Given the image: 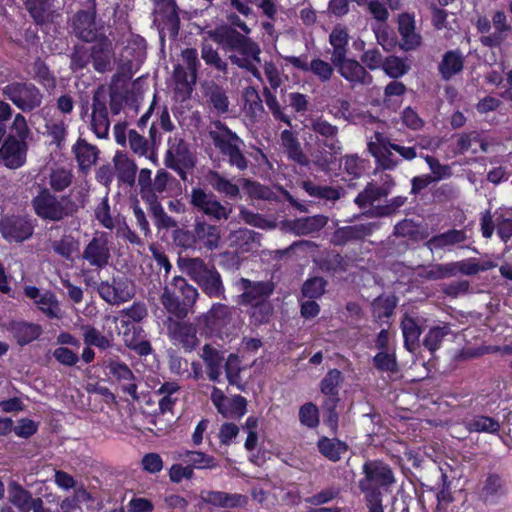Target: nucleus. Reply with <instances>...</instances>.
<instances>
[{
  "label": "nucleus",
  "mask_w": 512,
  "mask_h": 512,
  "mask_svg": "<svg viewBox=\"0 0 512 512\" xmlns=\"http://www.w3.org/2000/svg\"><path fill=\"white\" fill-rule=\"evenodd\" d=\"M198 290L181 276L174 277L167 283L161 295V303L172 316L183 319L194 312Z\"/></svg>",
  "instance_id": "nucleus-1"
},
{
  "label": "nucleus",
  "mask_w": 512,
  "mask_h": 512,
  "mask_svg": "<svg viewBox=\"0 0 512 512\" xmlns=\"http://www.w3.org/2000/svg\"><path fill=\"white\" fill-rule=\"evenodd\" d=\"M214 146L225 156L229 163L240 170L247 168V160L242 154L243 141L221 122H215L209 132Z\"/></svg>",
  "instance_id": "nucleus-2"
},
{
  "label": "nucleus",
  "mask_w": 512,
  "mask_h": 512,
  "mask_svg": "<svg viewBox=\"0 0 512 512\" xmlns=\"http://www.w3.org/2000/svg\"><path fill=\"white\" fill-rule=\"evenodd\" d=\"M364 477L359 481V488L365 494L380 492L379 488L387 490L395 477L391 468L381 461H367L363 465Z\"/></svg>",
  "instance_id": "nucleus-3"
},
{
  "label": "nucleus",
  "mask_w": 512,
  "mask_h": 512,
  "mask_svg": "<svg viewBox=\"0 0 512 512\" xmlns=\"http://www.w3.org/2000/svg\"><path fill=\"white\" fill-rule=\"evenodd\" d=\"M260 47L248 38H239L231 48L229 58L240 68L247 69L257 79H261L257 65L260 63Z\"/></svg>",
  "instance_id": "nucleus-4"
},
{
  "label": "nucleus",
  "mask_w": 512,
  "mask_h": 512,
  "mask_svg": "<svg viewBox=\"0 0 512 512\" xmlns=\"http://www.w3.org/2000/svg\"><path fill=\"white\" fill-rule=\"evenodd\" d=\"M154 24L159 30L160 39L175 38L179 31V16L174 0H153Z\"/></svg>",
  "instance_id": "nucleus-5"
},
{
  "label": "nucleus",
  "mask_w": 512,
  "mask_h": 512,
  "mask_svg": "<svg viewBox=\"0 0 512 512\" xmlns=\"http://www.w3.org/2000/svg\"><path fill=\"white\" fill-rule=\"evenodd\" d=\"M99 296L108 304L120 305L135 296V285L127 277H113L111 281H102L97 286Z\"/></svg>",
  "instance_id": "nucleus-6"
},
{
  "label": "nucleus",
  "mask_w": 512,
  "mask_h": 512,
  "mask_svg": "<svg viewBox=\"0 0 512 512\" xmlns=\"http://www.w3.org/2000/svg\"><path fill=\"white\" fill-rule=\"evenodd\" d=\"M3 94L24 112L39 107L43 98L39 89L28 83H11L3 88Z\"/></svg>",
  "instance_id": "nucleus-7"
},
{
  "label": "nucleus",
  "mask_w": 512,
  "mask_h": 512,
  "mask_svg": "<svg viewBox=\"0 0 512 512\" xmlns=\"http://www.w3.org/2000/svg\"><path fill=\"white\" fill-rule=\"evenodd\" d=\"M181 60L184 66L178 64L174 69V79L176 81L177 90L189 94L192 86L196 83L197 72L200 66L197 50L194 48H186L181 52Z\"/></svg>",
  "instance_id": "nucleus-8"
},
{
  "label": "nucleus",
  "mask_w": 512,
  "mask_h": 512,
  "mask_svg": "<svg viewBox=\"0 0 512 512\" xmlns=\"http://www.w3.org/2000/svg\"><path fill=\"white\" fill-rule=\"evenodd\" d=\"M65 203V198H57L46 188L42 189L32 200L35 213L40 218L49 221H60L68 215Z\"/></svg>",
  "instance_id": "nucleus-9"
},
{
  "label": "nucleus",
  "mask_w": 512,
  "mask_h": 512,
  "mask_svg": "<svg viewBox=\"0 0 512 512\" xmlns=\"http://www.w3.org/2000/svg\"><path fill=\"white\" fill-rule=\"evenodd\" d=\"M111 257L108 234L97 232L82 252V259L94 268L101 269L108 265Z\"/></svg>",
  "instance_id": "nucleus-10"
},
{
  "label": "nucleus",
  "mask_w": 512,
  "mask_h": 512,
  "mask_svg": "<svg viewBox=\"0 0 512 512\" xmlns=\"http://www.w3.org/2000/svg\"><path fill=\"white\" fill-rule=\"evenodd\" d=\"M34 227L29 220L19 216H6L0 220V233L8 242H23L29 239Z\"/></svg>",
  "instance_id": "nucleus-11"
},
{
  "label": "nucleus",
  "mask_w": 512,
  "mask_h": 512,
  "mask_svg": "<svg viewBox=\"0 0 512 512\" xmlns=\"http://www.w3.org/2000/svg\"><path fill=\"white\" fill-rule=\"evenodd\" d=\"M211 401L217 411L226 418H240L246 413V399L240 395L227 397L217 387H213Z\"/></svg>",
  "instance_id": "nucleus-12"
},
{
  "label": "nucleus",
  "mask_w": 512,
  "mask_h": 512,
  "mask_svg": "<svg viewBox=\"0 0 512 512\" xmlns=\"http://www.w3.org/2000/svg\"><path fill=\"white\" fill-rule=\"evenodd\" d=\"M27 143L9 135L0 147V160L9 169H18L26 162Z\"/></svg>",
  "instance_id": "nucleus-13"
},
{
  "label": "nucleus",
  "mask_w": 512,
  "mask_h": 512,
  "mask_svg": "<svg viewBox=\"0 0 512 512\" xmlns=\"http://www.w3.org/2000/svg\"><path fill=\"white\" fill-rule=\"evenodd\" d=\"M107 99V94L103 89H98L94 93L91 126L98 138H105L109 132Z\"/></svg>",
  "instance_id": "nucleus-14"
},
{
  "label": "nucleus",
  "mask_w": 512,
  "mask_h": 512,
  "mask_svg": "<svg viewBox=\"0 0 512 512\" xmlns=\"http://www.w3.org/2000/svg\"><path fill=\"white\" fill-rule=\"evenodd\" d=\"M191 204L217 220L227 219L229 216V211L213 195L206 193L201 188L192 189Z\"/></svg>",
  "instance_id": "nucleus-15"
},
{
  "label": "nucleus",
  "mask_w": 512,
  "mask_h": 512,
  "mask_svg": "<svg viewBox=\"0 0 512 512\" xmlns=\"http://www.w3.org/2000/svg\"><path fill=\"white\" fill-rule=\"evenodd\" d=\"M368 149L384 169H393L400 163V160L394 156L393 143L379 133L375 134L374 140L368 143Z\"/></svg>",
  "instance_id": "nucleus-16"
},
{
  "label": "nucleus",
  "mask_w": 512,
  "mask_h": 512,
  "mask_svg": "<svg viewBox=\"0 0 512 512\" xmlns=\"http://www.w3.org/2000/svg\"><path fill=\"white\" fill-rule=\"evenodd\" d=\"M170 167L175 169L182 179H186L185 169L194 166V160L187 145L182 140L175 139L167 151Z\"/></svg>",
  "instance_id": "nucleus-17"
},
{
  "label": "nucleus",
  "mask_w": 512,
  "mask_h": 512,
  "mask_svg": "<svg viewBox=\"0 0 512 512\" xmlns=\"http://www.w3.org/2000/svg\"><path fill=\"white\" fill-rule=\"evenodd\" d=\"M332 63L337 67L340 75L353 86L368 85L372 82V77L356 60L343 57L341 60Z\"/></svg>",
  "instance_id": "nucleus-18"
},
{
  "label": "nucleus",
  "mask_w": 512,
  "mask_h": 512,
  "mask_svg": "<svg viewBox=\"0 0 512 512\" xmlns=\"http://www.w3.org/2000/svg\"><path fill=\"white\" fill-rule=\"evenodd\" d=\"M25 295L34 300L40 311L49 318H60L61 309L56 296L51 292L41 293L37 287L27 286L24 290Z\"/></svg>",
  "instance_id": "nucleus-19"
},
{
  "label": "nucleus",
  "mask_w": 512,
  "mask_h": 512,
  "mask_svg": "<svg viewBox=\"0 0 512 512\" xmlns=\"http://www.w3.org/2000/svg\"><path fill=\"white\" fill-rule=\"evenodd\" d=\"M398 31L401 36L400 46L403 50H415L421 43V35L416 31L415 19L408 13L399 15L398 18Z\"/></svg>",
  "instance_id": "nucleus-20"
},
{
  "label": "nucleus",
  "mask_w": 512,
  "mask_h": 512,
  "mask_svg": "<svg viewBox=\"0 0 512 512\" xmlns=\"http://www.w3.org/2000/svg\"><path fill=\"white\" fill-rule=\"evenodd\" d=\"M506 214L507 212L500 214L497 212L495 221L492 220L489 213L484 214L481 221L483 236L490 238L493 234L494 226L496 225L498 235L504 241H507L512 236V218L508 217Z\"/></svg>",
  "instance_id": "nucleus-21"
},
{
  "label": "nucleus",
  "mask_w": 512,
  "mask_h": 512,
  "mask_svg": "<svg viewBox=\"0 0 512 512\" xmlns=\"http://www.w3.org/2000/svg\"><path fill=\"white\" fill-rule=\"evenodd\" d=\"M492 24L495 31L491 34L483 35L480 41L488 47H496L501 45L507 38V34L511 31V26L507 21V16L503 11H496L492 16Z\"/></svg>",
  "instance_id": "nucleus-22"
},
{
  "label": "nucleus",
  "mask_w": 512,
  "mask_h": 512,
  "mask_svg": "<svg viewBox=\"0 0 512 512\" xmlns=\"http://www.w3.org/2000/svg\"><path fill=\"white\" fill-rule=\"evenodd\" d=\"M239 284L244 290L243 301L248 304L267 300L274 290V285L271 282H251L242 278Z\"/></svg>",
  "instance_id": "nucleus-23"
},
{
  "label": "nucleus",
  "mask_w": 512,
  "mask_h": 512,
  "mask_svg": "<svg viewBox=\"0 0 512 512\" xmlns=\"http://www.w3.org/2000/svg\"><path fill=\"white\" fill-rule=\"evenodd\" d=\"M200 320L204 322L208 332H220L231 320L230 309L222 304H214L206 314L198 318Z\"/></svg>",
  "instance_id": "nucleus-24"
},
{
  "label": "nucleus",
  "mask_w": 512,
  "mask_h": 512,
  "mask_svg": "<svg viewBox=\"0 0 512 512\" xmlns=\"http://www.w3.org/2000/svg\"><path fill=\"white\" fill-rule=\"evenodd\" d=\"M312 130L318 135L323 137L322 145L334 153H340L342 146L340 141L336 138L338 128L328 121L323 119H315L311 124Z\"/></svg>",
  "instance_id": "nucleus-25"
},
{
  "label": "nucleus",
  "mask_w": 512,
  "mask_h": 512,
  "mask_svg": "<svg viewBox=\"0 0 512 512\" xmlns=\"http://www.w3.org/2000/svg\"><path fill=\"white\" fill-rule=\"evenodd\" d=\"M481 498L487 504H497L506 495L503 480L495 474L487 476L480 492Z\"/></svg>",
  "instance_id": "nucleus-26"
},
{
  "label": "nucleus",
  "mask_w": 512,
  "mask_h": 512,
  "mask_svg": "<svg viewBox=\"0 0 512 512\" xmlns=\"http://www.w3.org/2000/svg\"><path fill=\"white\" fill-rule=\"evenodd\" d=\"M94 16V11H81L76 15L74 20L76 34L86 42L94 41L97 38Z\"/></svg>",
  "instance_id": "nucleus-27"
},
{
  "label": "nucleus",
  "mask_w": 512,
  "mask_h": 512,
  "mask_svg": "<svg viewBox=\"0 0 512 512\" xmlns=\"http://www.w3.org/2000/svg\"><path fill=\"white\" fill-rule=\"evenodd\" d=\"M201 357L205 363L208 378L214 382L218 381L222 374L223 354L210 345H205Z\"/></svg>",
  "instance_id": "nucleus-28"
},
{
  "label": "nucleus",
  "mask_w": 512,
  "mask_h": 512,
  "mask_svg": "<svg viewBox=\"0 0 512 512\" xmlns=\"http://www.w3.org/2000/svg\"><path fill=\"white\" fill-rule=\"evenodd\" d=\"M197 242H200L208 250H214L220 244V230L218 227L204 221H197L194 226Z\"/></svg>",
  "instance_id": "nucleus-29"
},
{
  "label": "nucleus",
  "mask_w": 512,
  "mask_h": 512,
  "mask_svg": "<svg viewBox=\"0 0 512 512\" xmlns=\"http://www.w3.org/2000/svg\"><path fill=\"white\" fill-rule=\"evenodd\" d=\"M200 498L205 503L220 507H237L246 502L242 495H231L220 491H202Z\"/></svg>",
  "instance_id": "nucleus-30"
},
{
  "label": "nucleus",
  "mask_w": 512,
  "mask_h": 512,
  "mask_svg": "<svg viewBox=\"0 0 512 512\" xmlns=\"http://www.w3.org/2000/svg\"><path fill=\"white\" fill-rule=\"evenodd\" d=\"M26 8L37 23L44 24L53 20L55 0H26Z\"/></svg>",
  "instance_id": "nucleus-31"
},
{
  "label": "nucleus",
  "mask_w": 512,
  "mask_h": 512,
  "mask_svg": "<svg viewBox=\"0 0 512 512\" xmlns=\"http://www.w3.org/2000/svg\"><path fill=\"white\" fill-rule=\"evenodd\" d=\"M466 240V235L462 230H449L445 233L436 235L427 241L426 245L431 250H450L454 245Z\"/></svg>",
  "instance_id": "nucleus-32"
},
{
  "label": "nucleus",
  "mask_w": 512,
  "mask_h": 512,
  "mask_svg": "<svg viewBox=\"0 0 512 512\" xmlns=\"http://www.w3.org/2000/svg\"><path fill=\"white\" fill-rule=\"evenodd\" d=\"M349 42V34L346 27L337 25L329 35V43L333 48L331 61H339L346 57Z\"/></svg>",
  "instance_id": "nucleus-33"
},
{
  "label": "nucleus",
  "mask_w": 512,
  "mask_h": 512,
  "mask_svg": "<svg viewBox=\"0 0 512 512\" xmlns=\"http://www.w3.org/2000/svg\"><path fill=\"white\" fill-rule=\"evenodd\" d=\"M179 267L197 284L213 269L212 265H207L201 258H181Z\"/></svg>",
  "instance_id": "nucleus-34"
},
{
  "label": "nucleus",
  "mask_w": 512,
  "mask_h": 512,
  "mask_svg": "<svg viewBox=\"0 0 512 512\" xmlns=\"http://www.w3.org/2000/svg\"><path fill=\"white\" fill-rule=\"evenodd\" d=\"M171 334L172 338L187 350H192L198 345L196 328L190 323H176Z\"/></svg>",
  "instance_id": "nucleus-35"
},
{
  "label": "nucleus",
  "mask_w": 512,
  "mask_h": 512,
  "mask_svg": "<svg viewBox=\"0 0 512 512\" xmlns=\"http://www.w3.org/2000/svg\"><path fill=\"white\" fill-rule=\"evenodd\" d=\"M111 43L107 39H101L99 43L93 46L91 57L94 68L99 72H104L110 68L112 59Z\"/></svg>",
  "instance_id": "nucleus-36"
},
{
  "label": "nucleus",
  "mask_w": 512,
  "mask_h": 512,
  "mask_svg": "<svg viewBox=\"0 0 512 512\" xmlns=\"http://www.w3.org/2000/svg\"><path fill=\"white\" fill-rule=\"evenodd\" d=\"M114 165L120 181L132 186L135 183L137 165L123 153H116Z\"/></svg>",
  "instance_id": "nucleus-37"
},
{
  "label": "nucleus",
  "mask_w": 512,
  "mask_h": 512,
  "mask_svg": "<svg viewBox=\"0 0 512 512\" xmlns=\"http://www.w3.org/2000/svg\"><path fill=\"white\" fill-rule=\"evenodd\" d=\"M77 162L82 170L90 169L97 160L98 150L85 140H79L73 147Z\"/></svg>",
  "instance_id": "nucleus-38"
},
{
  "label": "nucleus",
  "mask_w": 512,
  "mask_h": 512,
  "mask_svg": "<svg viewBox=\"0 0 512 512\" xmlns=\"http://www.w3.org/2000/svg\"><path fill=\"white\" fill-rule=\"evenodd\" d=\"M203 89L204 96L216 111L219 113L228 111L229 101L225 91L221 87L213 82H206L203 85Z\"/></svg>",
  "instance_id": "nucleus-39"
},
{
  "label": "nucleus",
  "mask_w": 512,
  "mask_h": 512,
  "mask_svg": "<svg viewBox=\"0 0 512 512\" xmlns=\"http://www.w3.org/2000/svg\"><path fill=\"white\" fill-rule=\"evenodd\" d=\"M457 149L460 153L472 151L477 153L479 151L487 152L488 143L477 132H470L461 134L457 140Z\"/></svg>",
  "instance_id": "nucleus-40"
},
{
  "label": "nucleus",
  "mask_w": 512,
  "mask_h": 512,
  "mask_svg": "<svg viewBox=\"0 0 512 512\" xmlns=\"http://www.w3.org/2000/svg\"><path fill=\"white\" fill-rule=\"evenodd\" d=\"M9 500L21 512H29L30 504H32V495L24 489L18 482L11 481L8 485Z\"/></svg>",
  "instance_id": "nucleus-41"
},
{
  "label": "nucleus",
  "mask_w": 512,
  "mask_h": 512,
  "mask_svg": "<svg viewBox=\"0 0 512 512\" xmlns=\"http://www.w3.org/2000/svg\"><path fill=\"white\" fill-rule=\"evenodd\" d=\"M12 332L17 342L25 345L37 339L42 333V328L38 324L17 322L12 325Z\"/></svg>",
  "instance_id": "nucleus-42"
},
{
  "label": "nucleus",
  "mask_w": 512,
  "mask_h": 512,
  "mask_svg": "<svg viewBox=\"0 0 512 512\" xmlns=\"http://www.w3.org/2000/svg\"><path fill=\"white\" fill-rule=\"evenodd\" d=\"M404 344L407 350L413 352L418 347L421 330L414 318L405 316L401 322Z\"/></svg>",
  "instance_id": "nucleus-43"
},
{
  "label": "nucleus",
  "mask_w": 512,
  "mask_h": 512,
  "mask_svg": "<svg viewBox=\"0 0 512 512\" xmlns=\"http://www.w3.org/2000/svg\"><path fill=\"white\" fill-rule=\"evenodd\" d=\"M318 449L329 460L338 461L347 451V446L338 439L323 437L318 441Z\"/></svg>",
  "instance_id": "nucleus-44"
},
{
  "label": "nucleus",
  "mask_w": 512,
  "mask_h": 512,
  "mask_svg": "<svg viewBox=\"0 0 512 512\" xmlns=\"http://www.w3.org/2000/svg\"><path fill=\"white\" fill-rule=\"evenodd\" d=\"M202 291L209 297H222L224 294V286L221 276L216 268H213L201 281L198 283Z\"/></svg>",
  "instance_id": "nucleus-45"
},
{
  "label": "nucleus",
  "mask_w": 512,
  "mask_h": 512,
  "mask_svg": "<svg viewBox=\"0 0 512 512\" xmlns=\"http://www.w3.org/2000/svg\"><path fill=\"white\" fill-rule=\"evenodd\" d=\"M281 141L289 158L300 164L306 163V157L302 153L300 143L291 131L284 130L281 134Z\"/></svg>",
  "instance_id": "nucleus-46"
},
{
  "label": "nucleus",
  "mask_w": 512,
  "mask_h": 512,
  "mask_svg": "<svg viewBox=\"0 0 512 512\" xmlns=\"http://www.w3.org/2000/svg\"><path fill=\"white\" fill-rule=\"evenodd\" d=\"M463 68V57L455 51L447 52L440 64V72L445 79H450Z\"/></svg>",
  "instance_id": "nucleus-47"
},
{
  "label": "nucleus",
  "mask_w": 512,
  "mask_h": 512,
  "mask_svg": "<svg viewBox=\"0 0 512 512\" xmlns=\"http://www.w3.org/2000/svg\"><path fill=\"white\" fill-rule=\"evenodd\" d=\"M52 249L66 260H73L74 255L79 252V241L71 235H64L52 243Z\"/></svg>",
  "instance_id": "nucleus-48"
},
{
  "label": "nucleus",
  "mask_w": 512,
  "mask_h": 512,
  "mask_svg": "<svg viewBox=\"0 0 512 512\" xmlns=\"http://www.w3.org/2000/svg\"><path fill=\"white\" fill-rule=\"evenodd\" d=\"M389 192V187L387 188H379L373 183H369L364 191L358 194L355 198V203L360 208H366L372 205L375 201L379 200L381 197L386 196Z\"/></svg>",
  "instance_id": "nucleus-49"
},
{
  "label": "nucleus",
  "mask_w": 512,
  "mask_h": 512,
  "mask_svg": "<svg viewBox=\"0 0 512 512\" xmlns=\"http://www.w3.org/2000/svg\"><path fill=\"white\" fill-rule=\"evenodd\" d=\"M207 179L209 184L219 193H223L229 197L238 196L239 187L218 172H210Z\"/></svg>",
  "instance_id": "nucleus-50"
},
{
  "label": "nucleus",
  "mask_w": 512,
  "mask_h": 512,
  "mask_svg": "<svg viewBox=\"0 0 512 512\" xmlns=\"http://www.w3.org/2000/svg\"><path fill=\"white\" fill-rule=\"evenodd\" d=\"M83 341L87 346H95L101 350H105L111 346V341L100 331L90 325L81 327Z\"/></svg>",
  "instance_id": "nucleus-51"
},
{
  "label": "nucleus",
  "mask_w": 512,
  "mask_h": 512,
  "mask_svg": "<svg viewBox=\"0 0 512 512\" xmlns=\"http://www.w3.org/2000/svg\"><path fill=\"white\" fill-rule=\"evenodd\" d=\"M396 307V298L393 295L379 296L372 304L373 315L376 319L388 318Z\"/></svg>",
  "instance_id": "nucleus-52"
},
{
  "label": "nucleus",
  "mask_w": 512,
  "mask_h": 512,
  "mask_svg": "<svg viewBox=\"0 0 512 512\" xmlns=\"http://www.w3.org/2000/svg\"><path fill=\"white\" fill-rule=\"evenodd\" d=\"M467 427L470 431L497 433L500 429V424L494 418L488 416H476L468 422Z\"/></svg>",
  "instance_id": "nucleus-53"
},
{
  "label": "nucleus",
  "mask_w": 512,
  "mask_h": 512,
  "mask_svg": "<svg viewBox=\"0 0 512 512\" xmlns=\"http://www.w3.org/2000/svg\"><path fill=\"white\" fill-rule=\"evenodd\" d=\"M450 333L448 325L432 327L424 338V346L431 352L437 350L442 340Z\"/></svg>",
  "instance_id": "nucleus-54"
},
{
  "label": "nucleus",
  "mask_w": 512,
  "mask_h": 512,
  "mask_svg": "<svg viewBox=\"0 0 512 512\" xmlns=\"http://www.w3.org/2000/svg\"><path fill=\"white\" fill-rule=\"evenodd\" d=\"M451 266L453 267V276H455L457 273H462L464 275H474L479 271L493 267V265L490 263L480 265L475 259L452 262Z\"/></svg>",
  "instance_id": "nucleus-55"
},
{
  "label": "nucleus",
  "mask_w": 512,
  "mask_h": 512,
  "mask_svg": "<svg viewBox=\"0 0 512 512\" xmlns=\"http://www.w3.org/2000/svg\"><path fill=\"white\" fill-rule=\"evenodd\" d=\"M241 360L237 354H230L225 362L226 377L230 385L241 388Z\"/></svg>",
  "instance_id": "nucleus-56"
},
{
  "label": "nucleus",
  "mask_w": 512,
  "mask_h": 512,
  "mask_svg": "<svg viewBox=\"0 0 512 512\" xmlns=\"http://www.w3.org/2000/svg\"><path fill=\"white\" fill-rule=\"evenodd\" d=\"M326 218L324 216H313L299 219L296 222L295 229L300 234H309L320 230L326 225Z\"/></svg>",
  "instance_id": "nucleus-57"
},
{
  "label": "nucleus",
  "mask_w": 512,
  "mask_h": 512,
  "mask_svg": "<svg viewBox=\"0 0 512 512\" xmlns=\"http://www.w3.org/2000/svg\"><path fill=\"white\" fill-rule=\"evenodd\" d=\"M382 68L388 76L398 78L408 71L409 66L403 59L396 56H390L386 58Z\"/></svg>",
  "instance_id": "nucleus-58"
},
{
  "label": "nucleus",
  "mask_w": 512,
  "mask_h": 512,
  "mask_svg": "<svg viewBox=\"0 0 512 512\" xmlns=\"http://www.w3.org/2000/svg\"><path fill=\"white\" fill-rule=\"evenodd\" d=\"M188 462L196 469H213L217 467L215 459L200 451H187Z\"/></svg>",
  "instance_id": "nucleus-59"
},
{
  "label": "nucleus",
  "mask_w": 512,
  "mask_h": 512,
  "mask_svg": "<svg viewBox=\"0 0 512 512\" xmlns=\"http://www.w3.org/2000/svg\"><path fill=\"white\" fill-rule=\"evenodd\" d=\"M309 71L322 82H327L333 74V67L330 63L315 58L309 63Z\"/></svg>",
  "instance_id": "nucleus-60"
},
{
  "label": "nucleus",
  "mask_w": 512,
  "mask_h": 512,
  "mask_svg": "<svg viewBox=\"0 0 512 512\" xmlns=\"http://www.w3.org/2000/svg\"><path fill=\"white\" fill-rule=\"evenodd\" d=\"M375 367L384 372H395L397 370V362L394 353L381 351L377 353L373 359Z\"/></svg>",
  "instance_id": "nucleus-61"
},
{
  "label": "nucleus",
  "mask_w": 512,
  "mask_h": 512,
  "mask_svg": "<svg viewBox=\"0 0 512 512\" xmlns=\"http://www.w3.org/2000/svg\"><path fill=\"white\" fill-rule=\"evenodd\" d=\"M300 422L310 428L316 427L319 423V415L317 407L312 403H307L300 408Z\"/></svg>",
  "instance_id": "nucleus-62"
},
{
  "label": "nucleus",
  "mask_w": 512,
  "mask_h": 512,
  "mask_svg": "<svg viewBox=\"0 0 512 512\" xmlns=\"http://www.w3.org/2000/svg\"><path fill=\"white\" fill-rule=\"evenodd\" d=\"M245 110L257 116L263 111L262 101L254 88H247L244 92Z\"/></svg>",
  "instance_id": "nucleus-63"
},
{
  "label": "nucleus",
  "mask_w": 512,
  "mask_h": 512,
  "mask_svg": "<svg viewBox=\"0 0 512 512\" xmlns=\"http://www.w3.org/2000/svg\"><path fill=\"white\" fill-rule=\"evenodd\" d=\"M340 381L341 372L337 369L330 370L321 382V391L326 395H336Z\"/></svg>",
  "instance_id": "nucleus-64"
}]
</instances>
